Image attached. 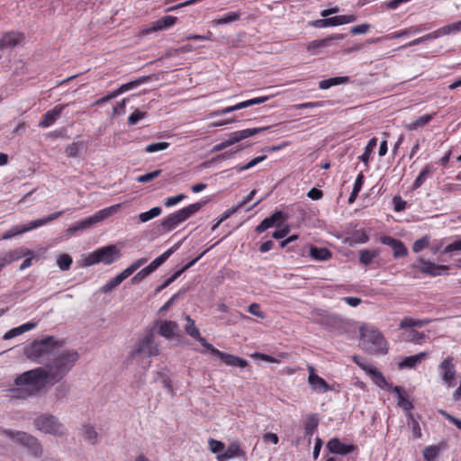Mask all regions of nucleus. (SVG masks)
I'll return each instance as SVG.
<instances>
[{"label": "nucleus", "instance_id": "nucleus-56", "mask_svg": "<svg viewBox=\"0 0 461 461\" xmlns=\"http://www.w3.org/2000/svg\"><path fill=\"white\" fill-rule=\"evenodd\" d=\"M169 147L168 142H158V143H151L146 146L145 151L147 153H154L160 150H164Z\"/></svg>", "mask_w": 461, "mask_h": 461}, {"label": "nucleus", "instance_id": "nucleus-14", "mask_svg": "<svg viewBox=\"0 0 461 461\" xmlns=\"http://www.w3.org/2000/svg\"><path fill=\"white\" fill-rule=\"evenodd\" d=\"M307 370L309 371L308 383L312 391L327 393L331 390L330 384L315 373V369L312 366L309 365Z\"/></svg>", "mask_w": 461, "mask_h": 461}, {"label": "nucleus", "instance_id": "nucleus-11", "mask_svg": "<svg viewBox=\"0 0 461 461\" xmlns=\"http://www.w3.org/2000/svg\"><path fill=\"white\" fill-rule=\"evenodd\" d=\"M159 354L158 345L154 343L153 335L151 333L146 335L143 339H140L131 357L132 358L137 356H143L147 357H155Z\"/></svg>", "mask_w": 461, "mask_h": 461}, {"label": "nucleus", "instance_id": "nucleus-9", "mask_svg": "<svg viewBox=\"0 0 461 461\" xmlns=\"http://www.w3.org/2000/svg\"><path fill=\"white\" fill-rule=\"evenodd\" d=\"M34 426L37 429L55 436H62L65 434V428L58 419L53 415H41L34 420Z\"/></svg>", "mask_w": 461, "mask_h": 461}, {"label": "nucleus", "instance_id": "nucleus-34", "mask_svg": "<svg viewBox=\"0 0 461 461\" xmlns=\"http://www.w3.org/2000/svg\"><path fill=\"white\" fill-rule=\"evenodd\" d=\"M432 321L430 319L417 320L411 317H404L400 322L401 329L413 328V327H423L429 324Z\"/></svg>", "mask_w": 461, "mask_h": 461}, {"label": "nucleus", "instance_id": "nucleus-61", "mask_svg": "<svg viewBox=\"0 0 461 461\" xmlns=\"http://www.w3.org/2000/svg\"><path fill=\"white\" fill-rule=\"evenodd\" d=\"M274 226L275 225L270 218L267 217L256 227L255 230L257 233H262Z\"/></svg>", "mask_w": 461, "mask_h": 461}, {"label": "nucleus", "instance_id": "nucleus-64", "mask_svg": "<svg viewBox=\"0 0 461 461\" xmlns=\"http://www.w3.org/2000/svg\"><path fill=\"white\" fill-rule=\"evenodd\" d=\"M439 413L446 418L449 422L454 424L457 429H461V420L456 418L446 411H439Z\"/></svg>", "mask_w": 461, "mask_h": 461}, {"label": "nucleus", "instance_id": "nucleus-24", "mask_svg": "<svg viewBox=\"0 0 461 461\" xmlns=\"http://www.w3.org/2000/svg\"><path fill=\"white\" fill-rule=\"evenodd\" d=\"M245 456V451L241 449L240 444L238 441L231 442L227 449L217 456L219 461H226L233 457H241Z\"/></svg>", "mask_w": 461, "mask_h": 461}, {"label": "nucleus", "instance_id": "nucleus-48", "mask_svg": "<svg viewBox=\"0 0 461 461\" xmlns=\"http://www.w3.org/2000/svg\"><path fill=\"white\" fill-rule=\"evenodd\" d=\"M266 158H267L266 155L259 156V157L254 158L249 163H247V164H245L243 166H236L232 169H234L237 173H240L242 171L248 170V169L255 167L256 165H258V163L262 162Z\"/></svg>", "mask_w": 461, "mask_h": 461}, {"label": "nucleus", "instance_id": "nucleus-15", "mask_svg": "<svg viewBox=\"0 0 461 461\" xmlns=\"http://www.w3.org/2000/svg\"><path fill=\"white\" fill-rule=\"evenodd\" d=\"M418 262L421 264V267L420 271L422 274L428 275L429 276H438L441 275H447V271L449 267L447 265H437L430 261L425 260L423 258H419Z\"/></svg>", "mask_w": 461, "mask_h": 461}, {"label": "nucleus", "instance_id": "nucleus-4", "mask_svg": "<svg viewBox=\"0 0 461 461\" xmlns=\"http://www.w3.org/2000/svg\"><path fill=\"white\" fill-rule=\"evenodd\" d=\"M361 344L363 348L372 354L386 353L387 342L384 335L374 328H361Z\"/></svg>", "mask_w": 461, "mask_h": 461}, {"label": "nucleus", "instance_id": "nucleus-20", "mask_svg": "<svg viewBox=\"0 0 461 461\" xmlns=\"http://www.w3.org/2000/svg\"><path fill=\"white\" fill-rule=\"evenodd\" d=\"M63 214H64V211H59V212H53L44 218L35 220V221L30 222L27 226H24L22 229L15 230L13 233V235L29 231L31 230H33L35 228H38L44 224H47V223L58 219L59 217L62 216Z\"/></svg>", "mask_w": 461, "mask_h": 461}, {"label": "nucleus", "instance_id": "nucleus-2", "mask_svg": "<svg viewBox=\"0 0 461 461\" xmlns=\"http://www.w3.org/2000/svg\"><path fill=\"white\" fill-rule=\"evenodd\" d=\"M79 359V354L75 349H63L54 352L44 366L52 384L60 382L75 366Z\"/></svg>", "mask_w": 461, "mask_h": 461}, {"label": "nucleus", "instance_id": "nucleus-23", "mask_svg": "<svg viewBox=\"0 0 461 461\" xmlns=\"http://www.w3.org/2000/svg\"><path fill=\"white\" fill-rule=\"evenodd\" d=\"M447 447L448 445L446 440H441L436 445L428 446L422 451L423 458L425 461H436L440 452L446 450Z\"/></svg>", "mask_w": 461, "mask_h": 461}, {"label": "nucleus", "instance_id": "nucleus-33", "mask_svg": "<svg viewBox=\"0 0 461 461\" xmlns=\"http://www.w3.org/2000/svg\"><path fill=\"white\" fill-rule=\"evenodd\" d=\"M177 328L178 326L176 322L172 321H164L159 325L158 333L164 338L171 339L175 335Z\"/></svg>", "mask_w": 461, "mask_h": 461}, {"label": "nucleus", "instance_id": "nucleus-47", "mask_svg": "<svg viewBox=\"0 0 461 461\" xmlns=\"http://www.w3.org/2000/svg\"><path fill=\"white\" fill-rule=\"evenodd\" d=\"M319 424V420L314 414H311L307 417L304 430L306 436H312L316 430Z\"/></svg>", "mask_w": 461, "mask_h": 461}, {"label": "nucleus", "instance_id": "nucleus-60", "mask_svg": "<svg viewBox=\"0 0 461 461\" xmlns=\"http://www.w3.org/2000/svg\"><path fill=\"white\" fill-rule=\"evenodd\" d=\"M146 117L145 112H140L139 110H135L129 117L128 123L130 125H135L139 121L144 119Z\"/></svg>", "mask_w": 461, "mask_h": 461}, {"label": "nucleus", "instance_id": "nucleus-55", "mask_svg": "<svg viewBox=\"0 0 461 461\" xmlns=\"http://www.w3.org/2000/svg\"><path fill=\"white\" fill-rule=\"evenodd\" d=\"M82 142H73L72 144L68 145L66 149V154L68 155V157H77L82 149Z\"/></svg>", "mask_w": 461, "mask_h": 461}, {"label": "nucleus", "instance_id": "nucleus-5", "mask_svg": "<svg viewBox=\"0 0 461 461\" xmlns=\"http://www.w3.org/2000/svg\"><path fill=\"white\" fill-rule=\"evenodd\" d=\"M204 204L205 202L194 203L169 214L162 220V228L167 231L174 230L180 223L198 212Z\"/></svg>", "mask_w": 461, "mask_h": 461}, {"label": "nucleus", "instance_id": "nucleus-37", "mask_svg": "<svg viewBox=\"0 0 461 461\" xmlns=\"http://www.w3.org/2000/svg\"><path fill=\"white\" fill-rule=\"evenodd\" d=\"M434 172V168L431 165L428 164L426 165L423 169L420 171L417 178L414 180L412 184V189L416 190L420 188L425 181L428 179V177Z\"/></svg>", "mask_w": 461, "mask_h": 461}, {"label": "nucleus", "instance_id": "nucleus-36", "mask_svg": "<svg viewBox=\"0 0 461 461\" xmlns=\"http://www.w3.org/2000/svg\"><path fill=\"white\" fill-rule=\"evenodd\" d=\"M456 33V30L454 27V23L447 24L446 26L440 27L439 29L427 34L424 36L425 41L427 40H434L445 35L454 34Z\"/></svg>", "mask_w": 461, "mask_h": 461}, {"label": "nucleus", "instance_id": "nucleus-31", "mask_svg": "<svg viewBox=\"0 0 461 461\" xmlns=\"http://www.w3.org/2000/svg\"><path fill=\"white\" fill-rule=\"evenodd\" d=\"M427 357V353L420 352L419 354L405 357L400 363L399 367L400 368H413L418 364H420L425 357Z\"/></svg>", "mask_w": 461, "mask_h": 461}, {"label": "nucleus", "instance_id": "nucleus-18", "mask_svg": "<svg viewBox=\"0 0 461 461\" xmlns=\"http://www.w3.org/2000/svg\"><path fill=\"white\" fill-rule=\"evenodd\" d=\"M392 392L395 393L397 397V405L401 407L406 413H411V410L414 408L412 402L409 398V394L406 390L399 385H395Z\"/></svg>", "mask_w": 461, "mask_h": 461}, {"label": "nucleus", "instance_id": "nucleus-6", "mask_svg": "<svg viewBox=\"0 0 461 461\" xmlns=\"http://www.w3.org/2000/svg\"><path fill=\"white\" fill-rule=\"evenodd\" d=\"M122 207V203H117L106 207L104 209L97 211L95 214L77 222L76 224L70 226L68 229V231L70 234H74L77 231L84 230L92 228L95 224L109 218L110 216L117 213Z\"/></svg>", "mask_w": 461, "mask_h": 461}, {"label": "nucleus", "instance_id": "nucleus-58", "mask_svg": "<svg viewBox=\"0 0 461 461\" xmlns=\"http://www.w3.org/2000/svg\"><path fill=\"white\" fill-rule=\"evenodd\" d=\"M441 191L445 194H458L461 192V185L453 183L445 184L441 187Z\"/></svg>", "mask_w": 461, "mask_h": 461}, {"label": "nucleus", "instance_id": "nucleus-27", "mask_svg": "<svg viewBox=\"0 0 461 461\" xmlns=\"http://www.w3.org/2000/svg\"><path fill=\"white\" fill-rule=\"evenodd\" d=\"M266 128H253V129H245L241 131H237L231 132L229 136V140L231 145L245 140L249 137L254 136L261 131H264Z\"/></svg>", "mask_w": 461, "mask_h": 461}, {"label": "nucleus", "instance_id": "nucleus-35", "mask_svg": "<svg viewBox=\"0 0 461 461\" xmlns=\"http://www.w3.org/2000/svg\"><path fill=\"white\" fill-rule=\"evenodd\" d=\"M456 33V30L454 27V23L447 24L446 26L440 27L439 29L427 34L424 36L425 41L427 40H434L445 35L454 34Z\"/></svg>", "mask_w": 461, "mask_h": 461}, {"label": "nucleus", "instance_id": "nucleus-8", "mask_svg": "<svg viewBox=\"0 0 461 461\" xmlns=\"http://www.w3.org/2000/svg\"><path fill=\"white\" fill-rule=\"evenodd\" d=\"M119 254L120 251L115 245L103 247L90 253L85 258V265L93 266L101 262L110 265L116 260Z\"/></svg>", "mask_w": 461, "mask_h": 461}, {"label": "nucleus", "instance_id": "nucleus-57", "mask_svg": "<svg viewBox=\"0 0 461 461\" xmlns=\"http://www.w3.org/2000/svg\"><path fill=\"white\" fill-rule=\"evenodd\" d=\"M161 172L162 171L160 169H158V170L139 176L136 178V180L139 183H147V182L152 181L156 177L159 176L161 175Z\"/></svg>", "mask_w": 461, "mask_h": 461}, {"label": "nucleus", "instance_id": "nucleus-39", "mask_svg": "<svg viewBox=\"0 0 461 461\" xmlns=\"http://www.w3.org/2000/svg\"><path fill=\"white\" fill-rule=\"evenodd\" d=\"M379 254V249H363L359 252V261L361 264L368 266Z\"/></svg>", "mask_w": 461, "mask_h": 461}, {"label": "nucleus", "instance_id": "nucleus-51", "mask_svg": "<svg viewBox=\"0 0 461 461\" xmlns=\"http://www.w3.org/2000/svg\"><path fill=\"white\" fill-rule=\"evenodd\" d=\"M392 249L393 250V257L395 258H403L408 254V250L405 245L400 240H397V242L392 247Z\"/></svg>", "mask_w": 461, "mask_h": 461}, {"label": "nucleus", "instance_id": "nucleus-13", "mask_svg": "<svg viewBox=\"0 0 461 461\" xmlns=\"http://www.w3.org/2000/svg\"><path fill=\"white\" fill-rule=\"evenodd\" d=\"M207 351L210 352L212 356L220 358L225 365L229 366H239L240 368H245L249 365L246 359L221 351L214 348L212 345Z\"/></svg>", "mask_w": 461, "mask_h": 461}, {"label": "nucleus", "instance_id": "nucleus-1", "mask_svg": "<svg viewBox=\"0 0 461 461\" xmlns=\"http://www.w3.org/2000/svg\"><path fill=\"white\" fill-rule=\"evenodd\" d=\"M50 383L45 368L41 366L18 375L14 380L16 388L12 390L14 397L27 398L40 393Z\"/></svg>", "mask_w": 461, "mask_h": 461}, {"label": "nucleus", "instance_id": "nucleus-25", "mask_svg": "<svg viewBox=\"0 0 461 461\" xmlns=\"http://www.w3.org/2000/svg\"><path fill=\"white\" fill-rule=\"evenodd\" d=\"M24 40L23 32H9L0 40V48H14Z\"/></svg>", "mask_w": 461, "mask_h": 461}, {"label": "nucleus", "instance_id": "nucleus-52", "mask_svg": "<svg viewBox=\"0 0 461 461\" xmlns=\"http://www.w3.org/2000/svg\"><path fill=\"white\" fill-rule=\"evenodd\" d=\"M83 431L86 439H87L91 444H95L96 442L98 434L93 426L85 425L83 427Z\"/></svg>", "mask_w": 461, "mask_h": 461}, {"label": "nucleus", "instance_id": "nucleus-30", "mask_svg": "<svg viewBox=\"0 0 461 461\" xmlns=\"http://www.w3.org/2000/svg\"><path fill=\"white\" fill-rule=\"evenodd\" d=\"M309 256L317 261H327L331 258L332 253L327 248H318L316 246H310Z\"/></svg>", "mask_w": 461, "mask_h": 461}, {"label": "nucleus", "instance_id": "nucleus-63", "mask_svg": "<svg viewBox=\"0 0 461 461\" xmlns=\"http://www.w3.org/2000/svg\"><path fill=\"white\" fill-rule=\"evenodd\" d=\"M290 231V227L288 225L283 226L281 229H277L271 233V237L276 240L284 239Z\"/></svg>", "mask_w": 461, "mask_h": 461}, {"label": "nucleus", "instance_id": "nucleus-44", "mask_svg": "<svg viewBox=\"0 0 461 461\" xmlns=\"http://www.w3.org/2000/svg\"><path fill=\"white\" fill-rule=\"evenodd\" d=\"M148 79H149V77H140V78H138L136 80H133V81L128 82L126 84H123V85H122L120 87H118L116 89L117 94L120 95H122L124 92L131 90V89L139 86L140 85H141L143 83H146L148 81Z\"/></svg>", "mask_w": 461, "mask_h": 461}, {"label": "nucleus", "instance_id": "nucleus-10", "mask_svg": "<svg viewBox=\"0 0 461 461\" xmlns=\"http://www.w3.org/2000/svg\"><path fill=\"white\" fill-rule=\"evenodd\" d=\"M148 259L146 258H140L133 262L130 267L125 268L122 272L117 275L115 277L107 282L102 288L104 293H109L115 287H117L122 282L128 278L137 269L143 266Z\"/></svg>", "mask_w": 461, "mask_h": 461}, {"label": "nucleus", "instance_id": "nucleus-43", "mask_svg": "<svg viewBox=\"0 0 461 461\" xmlns=\"http://www.w3.org/2000/svg\"><path fill=\"white\" fill-rule=\"evenodd\" d=\"M348 81V77H336L329 79L321 80L319 83V87L322 90L328 89L333 86H337Z\"/></svg>", "mask_w": 461, "mask_h": 461}, {"label": "nucleus", "instance_id": "nucleus-53", "mask_svg": "<svg viewBox=\"0 0 461 461\" xmlns=\"http://www.w3.org/2000/svg\"><path fill=\"white\" fill-rule=\"evenodd\" d=\"M57 264L61 270H68L72 265V258L68 254H62L58 258Z\"/></svg>", "mask_w": 461, "mask_h": 461}, {"label": "nucleus", "instance_id": "nucleus-38", "mask_svg": "<svg viewBox=\"0 0 461 461\" xmlns=\"http://www.w3.org/2000/svg\"><path fill=\"white\" fill-rule=\"evenodd\" d=\"M326 20H327V25H328V27H330V26H338V25L353 23L356 20V17L353 14L338 15V16L330 17V18L327 17Z\"/></svg>", "mask_w": 461, "mask_h": 461}, {"label": "nucleus", "instance_id": "nucleus-16", "mask_svg": "<svg viewBox=\"0 0 461 461\" xmlns=\"http://www.w3.org/2000/svg\"><path fill=\"white\" fill-rule=\"evenodd\" d=\"M176 22H177V17H176V16H171V15L164 16V17L153 22L150 24V26L143 28L140 31V35H148L151 32L169 28V27L173 26L174 24H176Z\"/></svg>", "mask_w": 461, "mask_h": 461}, {"label": "nucleus", "instance_id": "nucleus-26", "mask_svg": "<svg viewBox=\"0 0 461 461\" xmlns=\"http://www.w3.org/2000/svg\"><path fill=\"white\" fill-rule=\"evenodd\" d=\"M266 128H253V129H245L241 131H237L231 132L229 136V140L231 145L245 140L249 137L254 136L261 131H264Z\"/></svg>", "mask_w": 461, "mask_h": 461}, {"label": "nucleus", "instance_id": "nucleus-3", "mask_svg": "<svg viewBox=\"0 0 461 461\" xmlns=\"http://www.w3.org/2000/svg\"><path fill=\"white\" fill-rule=\"evenodd\" d=\"M58 346L54 337L49 336L42 339H36L24 348V355L33 362L43 363L50 359Z\"/></svg>", "mask_w": 461, "mask_h": 461}, {"label": "nucleus", "instance_id": "nucleus-54", "mask_svg": "<svg viewBox=\"0 0 461 461\" xmlns=\"http://www.w3.org/2000/svg\"><path fill=\"white\" fill-rule=\"evenodd\" d=\"M429 245V239L428 236H424L417 240L412 245V250L415 253L420 252L422 249L428 248Z\"/></svg>", "mask_w": 461, "mask_h": 461}, {"label": "nucleus", "instance_id": "nucleus-28", "mask_svg": "<svg viewBox=\"0 0 461 461\" xmlns=\"http://www.w3.org/2000/svg\"><path fill=\"white\" fill-rule=\"evenodd\" d=\"M366 374L369 375L372 377L373 382L382 389L392 391L393 388L394 387L392 384L386 381L385 377L379 370L374 367L368 369V372Z\"/></svg>", "mask_w": 461, "mask_h": 461}, {"label": "nucleus", "instance_id": "nucleus-21", "mask_svg": "<svg viewBox=\"0 0 461 461\" xmlns=\"http://www.w3.org/2000/svg\"><path fill=\"white\" fill-rule=\"evenodd\" d=\"M185 320L187 321V324L185 328V332L192 337L193 339H195L200 342V344L206 349V351L209 349V348L212 346L205 338L201 336L199 329L195 326L194 321L189 316H185Z\"/></svg>", "mask_w": 461, "mask_h": 461}, {"label": "nucleus", "instance_id": "nucleus-45", "mask_svg": "<svg viewBox=\"0 0 461 461\" xmlns=\"http://www.w3.org/2000/svg\"><path fill=\"white\" fill-rule=\"evenodd\" d=\"M376 144L377 139L372 138L366 146L364 153L359 157V159L363 161L366 165L368 164L371 158V154L373 153L374 149L376 147Z\"/></svg>", "mask_w": 461, "mask_h": 461}, {"label": "nucleus", "instance_id": "nucleus-19", "mask_svg": "<svg viewBox=\"0 0 461 461\" xmlns=\"http://www.w3.org/2000/svg\"><path fill=\"white\" fill-rule=\"evenodd\" d=\"M68 105V104H58L53 109L47 111L39 122V126L41 128H48L54 124Z\"/></svg>", "mask_w": 461, "mask_h": 461}, {"label": "nucleus", "instance_id": "nucleus-50", "mask_svg": "<svg viewBox=\"0 0 461 461\" xmlns=\"http://www.w3.org/2000/svg\"><path fill=\"white\" fill-rule=\"evenodd\" d=\"M408 34V32L406 30H402V31H399V32H394L393 33H390L384 37H379V38H375V39H370L367 41V43H377V42H380L382 40L385 39V40H393V39H397V38H401L402 36H405Z\"/></svg>", "mask_w": 461, "mask_h": 461}, {"label": "nucleus", "instance_id": "nucleus-17", "mask_svg": "<svg viewBox=\"0 0 461 461\" xmlns=\"http://www.w3.org/2000/svg\"><path fill=\"white\" fill-rule=\"evenodd\" d=\"M341 39H343L342 34H335L321 40H314L307 44L306 49L311 54L316 55L321 50L330 47L333 41Z\"/></svg>", "mask_w": 461, "mask_h": 461}, {"label": "nucleus", "instance_id": "nucleus-49", "mask_svg": "<svg viewBox=\"0 0 461 461\" xmlns=\"http://www.w3.org/2000/svg\"><path fill=\"white\" fill-rule=\"evenodd\" d=\"M269 218L273 221L274 225L276 228H279L285 221H287L288 216L282 211H276L269 216Z\"/></svg>", "mask_w": 461, "mask_h": 461}, {"label": "nucleus", "instance_id": "nucleus-59", "mask_svg": "<svg viewBox=\"0 0 461 461\" xmlns=\"http://www.w3.org/2000/svg\"><path fill=\"white\" fill-rule=\"evenodd\" d=\"M209 447H210V450L212 453H215V454H218V455L221 454V452L223 451L224 448H225L224 443H222L221 441L213 439V438H211L209 440Z\"/></svg>", "mask_w": 461, "mask_h": 461}, {"label": "nucleus", "instance_id": "nucleus-40", "mask_svg": "<svg viewBox=\"0 0 461 461\" xmlns=\"http://www.w3.org/2000/svg\"><path fill=\"white\" fill-rule=\"evenodd\" d=\"M407 424L412 431V435L416 438H420L422 436L421 429L418 420L412 413H406Z\"/></svg>", "mask_w": 461, "mask_h": 461}, {"label": "nucleus", "instance_id": "nucleus-62", "mask_svg": "<svg viewBox=\"0 0 461 461\" xmlns=\"http://www.w3.org/2000/svg\"><path fill=\"white\" fill-rule=\"evenodd\" d=\"M185 198V195L184 194H179L176 196H170L165 199L164 205L166 207H172L178 203L182 202Z\"/></svg>", "mask_w": 461, "mask_h": 461}, {"label": "nucleus", "instance_id": "nucleus-46", "mask_svg": "<svg viewBox=\"0 0 461 461\" xmlns=\"http://www.w3.org/2000/svg\"><path fill=\"white\" fill-rule=\"evenodd\" d=\"M162 212V209L158 206L151 208L148 212H144L139 214V221L140 222H147L158 216H159Z\"/></svg>", "mask_w": 461, "mask_h": 461}, {"label": "nucleus", "instance_id": "nucleus-32", "mask_svg": "<svg viewBox=\"0 0 461 461\" xmlns=\"http://www.w3.org/2000/svg\"><path fill=\"white\" fill-rule=\"evenodd\" d=\"M36 322H26L21 326L15 327L8 330L3 337L4 339H11L24 332H27L36 327Z\"/></svg>", "mask_w": 461, "mask_h": 461}, {"label": "nucleus", "instance_id": "nucleus-42", "mask_svg": "<svg viewBox=\"0 0 461 461\" xmlns=\"http://www.w3.org/2000/svg\"><path fill=\"white\" fill-rule=\"evenodd\" d=\"M241 14L240 11L235 12H230L226 14H224L222 17L216 19L213 21V23L215 25H222L230 23L236 21H239L240 19Z\"/></svg>", "mask_w": 461, "mask_h": 461}, {"label": "nucleus", "instance_id": "nucleus-22", "mask_svg": "<svg viewBox=\"0 0 461 461\" xmlns=\"http://www.w3.org/2000/svg\"><path fill=\"white\" fill-rule=\"evenodd\" d=\"M327 449L333 454L347 455L353 452L357 447L352 444H344L339 438H334L328 441Z\"/></svg>", "mask_w": 461, "mask_h": 461}, {"label": "nucleus", "instance_id": "nucleus-7", "mask_svg": "<svg viewBox=\"0 0 461 461\" xmlns=\"http://www.w3.org/2000/svg\"><path fill=\"white\" fill-rule=\"evenodd\" d=\"M3 434L28 449L31 455L35 457H41L43 449L40 441L33 436L24 431H14L12 429H4Z\"/></svg>", "mask_w": 461, "mask_h": 461}, {"label": "nucleus", "instance_id": "nucleus-41", "mask_svg": "<svg viewBox=\"0 0 461 461\" xmlns=\"http://www.w3.org/2000/svg\"><path fill=\"white\" fill-rule=\"evenodd\" d=\"M433 119V114H424L416 120L412 121L406 125V129L409 131H415L420 127L425 126Z\"/></svg>", "mask_w": 461, "mask_h": 461}, {"label": "nucleus", "instance_id": "nucleus-12", "mask_svg": "<svg viewBox=\"0 0 461 461\" xmlns=\"http://www.w3.org/2000/svg\"><path fill=\"white\" fill-rule=\"evenodd\" d=\"M438 372L443 380V383L447 386H452L456 379V364L454 357H446L438 365Z\"/></svg>", "mask_w": 461, "mask_h": 461}, {"label": "nucleus", "instance_id": "nucleus-29", "mask_svg": "<svg viewBox=\"0 0 461 461\" xmlns=\"http://www.w3.org/2000/svg\"><path fill=\"white\" fill-rule=\"evenodd\" d=\"M177 245H175L174 247L162 253L159 257L156 258L149 266L146 267L145 272H154L159 266L167 260V258L177 249Z\"/></svg>", "mask_w": 461, "mask_h": 461}]
</instances>
